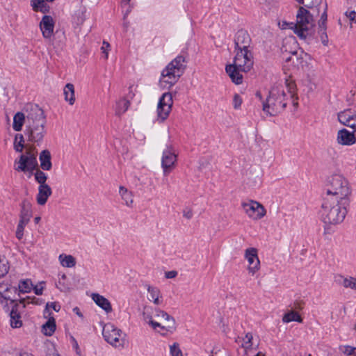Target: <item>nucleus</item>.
Returning a JSON list of instances; mask_svg holds the SVG:
<instances>
[{
  "label": "nucleus",
  "mask_w": 356,
  "mask_h": 356,
  "mask_svg": "<svg viewBox=\"0 0 356 356\" xmlns=\"http://www.w3.org/2000/svg\"><path fill=\"white\" fill-rule=\"evenodd\" d=\"M350 200H339L333 197L325 198L321 207V218L325 224L342 222L347 214Z\"/></svg>",
  "instance_id": "f257e3e1"
},
{
  "label": "nucleus",
  "mask_w": 356,
  "mask_h": 356,
  "mask_svg": "<svg viewBox=\"0 0 356 356\" xmlns=\"http://www.w3.org/2000/svg\"><path fill=\"white\" fill-rule=\"evenodd\" d=\"M251 43V38L246 31L241 29L237 31L234 38V58L240 67H247L254 63Z\"/></svg>",
  "instance_id": "f03ea898"
},
{
  "label": "nucleus",
  "mask_w": 356,
  "mask_h": 356,
  "mask_svg": "<svg viewBox=\"0 0 356 356\" xmlns=\"http://www.w3.org/2000/svg\"><path fill=\"white\" fill-rule=\"evenodd\" d=\"M327 197L339 200H350L351 189L348 180L341 175H333L327 178L326 183Z\"/></svg>",
  "instance_id": "7ed1b4c3"
},
{
  "label": "nucleus",
  "mask_w": 356,
  "mask_h": 356,
  "mask_svg": "<svg viewBox=\"0 0 356 356\" xmlns=\"http://www.w3.org/2000/svg\"><path fill=\"white\" fill-rule=\"evenodd\" d=\"M286 95L282 87L273 88L266 100L263 102V111L270 116L280 113L286 106Z\"/></svg>",
  "instance_id": "20e7f679"
},
{
  "label": "nucleus",
  "mask_w": 356,
  "mask_h": 356,
  "mask_svg": "<svg viewBox=\"0 0 356 356\" xmlns=\"http://www.w3.org/2000/svg\"><path fill=\"white\" fill-rule=\"evenodd\" d=\"M290 27L302 40H306L314 33V20L307 9L300 7L296 14V23H291Z\"/></svg>",
  "instance_id": "39448f33"
},
{
  "label": "nucleus",
  "mask_w": 356,
  "mask_h": 356,
  "mask_svg": "<svg viewBox=\"0 0 356 356\" xmlns=\"http://www.w3.org/2000/svg\"><path fill=\"white\" fill-rule=\"evenodd\" d=\"M186 68V58L182 55L177 56L163 70L160 82L175 85L184 73Z\"/></svg>",
  "instance_id": "423d86ee"
},
{
  "label": "nucleus",
  "mask_w": 356,
  "mask_h": 356,
  "mask_svg": "<svg viewBox=\"0 0 356 356\" xmlns=\"http://www.w3.org/2000/svg\"><path fill=\"white\" fill-rule=\"evenodd\" d=\"M35 147L26 146L25 153L19 156L17 167L15 168L19 172H32L38 167L36 153L34 152Z\"/></svg>",
  "instance_id": "0eeeda50"
},
{
  "label": "nucleus",
  "mask_w": 356,
  "mask_h": 356,
  "mask_svg": "<svg viewBox=\"0 0 356 356\" xmlns=\"http://www.w3.org/2000/svg\"><path fill=\"white\" fill-rule=\"evenodd\" d=\"M173 104L172 96L170 92H165L159 98L157 106V120L160 122L165 121L171 110Z\"/></svg>",
  "instance_id": "6e6552de"
},
{
  "label": "nucleus",
  "mask_w": 356,
  "mask_h": 356,
  "mask_svg": "<svg viewBox=\"0 0 356 356\" xmlns=\"http://www.w3.org/2000/svg\"><path fill=\"white\" fill-rule=\"evenodd\" d=\"M241 207L248 216L254 220L261 219L266 213L264 207L254 200L242 202Z\"/></svg>",
  "instance_id": "1a4fd4ad"
},
{
  "label": "nucleus",
  "mask_w": 356,
  "mask_h": 356,
  "mask_svg": "<svg viewBox=\"0 0 356 356\" xmlns=\"http://www.w3.org/2000/svg\"><path fill=\"white\" fill-rule=\"evenodd\" d=\"M177 156L172 146H168L163 150L161 158V167L164 175L170 174L175 168Z\"/></svg>",
  "instance_id": "9d476101"
},
{
  "label": "nucleus",
  "mask_w": 356,
  "mask_h": 356,
  "mask_svg": "<svg viewBox=\"0 0 356 356\" xmlns=\"http://www.w3.org/2000/svg\"><path fill=\"white\" fill-rule=\"evenodd\" d=\"M253 64L254 63H251L250 66L247 67H240L236 61V58H234V63L226 65L225 70L232 81L238 85L243 82V76L241 72H249L252 68Z\"/></svg>",
  "instance_id": "9b49d317"
},
{
  "label": "nucleus",
  "mask_w": 356,
  "mask_h": 356,
  "mask_svg": "<svg viewBox=\"0 0 356 356\" xmlns=\"http://www.w3.org/2000/svg\"><path fill=\"white\" fill-rule=\"evenodd\" d=\"M154 316L159 319H163L165 321L166 324L163 325L161 324V327H158L159 330H157L162 335H165L167 333H172L176 330V322L175 318L170 316L167 312L160 309H155Z\"/></svg>",
  "instance_id": "f8f14e48"
},
{
  "label": "nucleus",
  "mask_w": 356,
  "mask_h": 356,
  "mask_svg": "<svg viewBox=\"0 0 356 356\" xmlns=\"http://www.w3.org/2000/svg\"><path fill=\"white\" fill-rule=\"evenodd\" d=\"M102 334L105 340L111 345L118 346L121 344V331L115 327L113 325L106 324L103 327Z\"/></svg>",
  "instance_id": "ddd939ff"
},
{
  "label": "nucleus",
  "mask_w": 356,
  "mask_h": 356,
  "mask_svg": "<svg viewBox=\"0 0 356 356\" xmlns=\"http://www.w3.org/2000/svg\"><path fill=\"white\" fill-rule=\"evenodd\" d=\"M245 258L248 260V270L250 273L254 275L259 270L260 261L257 255V250L255 248H247L245 251Z\"/></svg>",
  "instance_id": "4468645a"
},
{
  "label": "nucleus",
  "mask_w": 356,
  "mask_h": 356,
  "mask_svg": "<svg viewBox=\"0 0 356 356\" xmlns=\"http://www.w3.org/2000/svg\"><path fill=\"white\" fill-rule=\"evenodd\" d=\"M55 22L50 15H44L39 24L40 29L44 39H51L54 34Z\"/></svg>",
  "instance_id": "2eb2a0df"
},
{
  "label": "nucleus",
  "mask_w": 356,
  "mask_h": 356,
  "mask_svg": "<svg viewBox=\"0 0 356 356\" xmlns=\"http://www.w3.org/2000/svg\"><path fill=\"white\" fill-rule=\"evenodd\" d=\"M339 122L344 126L352 128L356 127V112L352 109H346L338 113Z\"/></svg>",
  "instance_id": "dca6fc26"
},
{
  "label": "nucleus",
  "mask_w": 356,
  "mask_h": 356,
  "mask_svg": "<svg viewBox=\"0 0 356 356\" xmlns=\"http://www.w3.org/2000/svg\"><path fill=\"white\" fill-rule=\"evenodd\" d=\"M27 122L29 126L33 124H45V118L43 110L38 106L31 107L27 115Z\"/></svg>",
  "instance_id": "f3484780"
},
{
  "label": "nucleus",
  "mask_w": 356,
  "mask_h": 356,
  "mask_svg": "<svg viewBox=\"0 0 356 356\" xmlns=\"http://www.w3.org/2000/svg\"><path fill=\"white\" fill-rule=\"evenodd\" d=\"M298 43L294 37L286 38L283 42L282 47V52L283 54V59L285 60L286 57L293 56L298 54Z\"/></svg>",
  "instance_id": "a211bd4d"
},
{
  "label": "nucleus",
  "mask_w": 356,
  "mask_h": 356,
  "mask_svg": "<svg viewBox=\"0 0 356 356\" xmlns=\"http://www.w3.org/2000/svg\"><path fill=\"white\" fill-rule=\"evenodd\" d=\"M44 124H33L29 126L28 134L29 140L34 143L41 141L44 136Z\"/></svg>",
  "instance_id": "6ab92c4d"
},
{
  "label": "nucleus",
  "mask_w": 356,
  "mask_h": 356,
  "mask_svg": "<svg viewBox=\"0 0 356 356\" xmlns=\"http://www.w3.org/2000/svg\"><path fill=\"white\" fill-rule=\"evenodd\" d=\"M337 143L342 145H351L356 141L354 132H350L346 129L339 130L337 137Z\"/></svg>",
  "instance_id": "aec40b11"
},
{
  "label": "nucleus",
  "mask_w": 356,
  "mask_h": 356,
  "mask_svg": "<svg viewBox=\"0 0 356 356\" xmlns=\"http://www.w3.org/2000/svg\"><path fill=\"white\" fill-rule=\"evenodd\" d=\"M155 309L151 306H145L143 307L142 316L143 321L149 325L154 330H157L158 327H161V323L154 321L152 318L155 314Z\"/></svg>",
  "instance_id": "412c9836"
},
{
  "label": "nucleus",
  "mask_w": 356,
  "mask_h": 356,
  "mask_svg": "<svg viewBox=\"0 0 356 356\" xmlns=\"http://www.w3.org/2000/svg\"><path fill=\"white\" fill-rule=\"evenodd\" d=\"M52 191L50 186L47 184L40 185L38 187V193L37 195V202L40 205H44L47 201Z\"/></svg>",
  "instance_id": "4be33fe9"
},
{
  "label": "nucleus",
  "mask_w": 356,
  "mask_h": 356,
  "mask_svg": "<svg viewBox=\"0 0 356 356\" xmlns=\"http://www.w3.org/2000/svg\"><path fill=\"white\" fill-rule=\"evenodd\" d=\"M147 290L149 294L147 298L149 301L153 302L156 305L162 304L163 297L159 288L147 285Z\"/></svg>",
  "instance_id": "5701e85b"
},
{
  "label": "nucleus",
  "mask_w": 356,
  "mask_h": 356,
  "mask_svg": "<svg viewBox=\"0 0 356 356\" xmlns=\"http://www.w3.org/2000/svg\"><path fill=\"white\" fill-rule=\"evenodd\" d=\"M19 305L15 303L10 313V325L13 327H20L22 325V321H21V316L19 312Z\"/></svg>",
  "instance_id": "b1692460"
},
{
  "label": "nucleus",
  "mask_w": 356,
  "mask_h": 356,
  "mask_svg": "<svg viewBox=\"0 0 356 356\" xmlns=\"http://www.w3.org/2000/svg\"><path fill=\"white\" fill-rule=\"evenodd\" d=\"M92 298L95 302L106 312L109 313L112 311V307L110 302L104 296L98 293H92Z\"/></svg>",
  "instance_id": "393cba45"
},
{
  "label": "nucleus",
  "mask_w": 356,
  "mask_h": 356,
  "mask_svg": "<svg viewBox=\"0 0 356 356\" xmlns=\"http://www.w3.org/2000/svg\"><path fill=\"white\" fill-rule=\"evenodd\" d=\"M131 105V101L126 98H122L116 102L115 114L117 117L121 118L127 111Z\"/></svg>",
  "instance_id": "a878e982"
},
{
  "label": "nucleus",
  "mask_w": 356,
  "mask_h": 356,
  "mask_svg": "<svg viewBox=\"0 0 356 356\" xmlns=\"http://www.w3.org/2000/svg\"><path fill=\"white\" fill-rule=\"evenodd\" d=\"M20 220L26 222H29L31 216V204L27 201L24 200L21 204Z\"/></svg>",
  "instance_id": "bb28decb"
},
{
  "label": "nucleus",
  "mask_w": 356,
  "mask_h": 356,
  "mask_svg": "<svg viewBox=\"0 0 356 356\" xmlns=\"http://www.w3.org/2000/svg\"><path fill=\"white\" fill-rule=\"evenodd\" d=\"M304 56L307 57V54L301 51L300 55H298L297 54H294L293 56H290L289 57H286L285 61L286 62L291 61V62H293V63H295L296 66L298 68L301 67L303 69L305 67V66L307 65V62L305 60Z\"/></svg>",
  "instance_id": "cd10ccee"
},
{
  "label": "nucleus",
  "mask_w": 356,
  "mask_h": 356,
  "mask_svg": "<svg viewBox=\"0 0 356 356\" xmlns=\"http://www.w3.org/2000/svg\"><path fill=\"white\" fill-rule=\"evenodd\" d=\"M131 0H121V7L126 10L123 16V28L124 31H127L131 25V21L128 20V15L131 13V7L129 5Z\"/></svg>",
  "instance_id": "c85d7f7f"
},
{
  "label": "nucleus",
  "mask_w": 356,
  "mask_h": 356,
  "mask_svg": "<svg viewBox=\"0 0 356 356\" xmlns=\"http://www.w3.org/2000/svg\"><path fill=\"white\" fill-rule=\"evenodd\" d=\"M40 167L44 170H49L51 168V154L49 150L44 149L41 152L39 157Z\"/></svg>",
  "instance_id": "c756f323"
},
{
  "label": "nucleus",
  "mask_w": 356,
  "mask_h": 356,
  "mask_svg": "<svg viewBox=\"0 0 356 356\" xmlns=\"http://www.w3.org/2000/svg\"><path fill=\"white\" fill-rule=\"evenodd\" d=\"M13 291L15 293H17L15 287L9 288L6 284H0V296L4 300H10L11 303H14L17 300L13 296H7L8 292Z\"/></svg>",
  "instance_id": "7c9ffc66"
},
{
  "label": "nucleus",
  "mask_w": 356,
  "mask_h": 356,
  "mask_svg": "<svg viewBox=\"0 0 356 356\" xmlns=\"http://www.w3.org/2000/svg\"><path fill=\"white\" fill-rule=\"evenodd\" d=\"M65 100L70 105L75 102L74 86L72 83H67L63 89Z\"/></svg>",
  "instance_id": "2f4dec72"
},
{
  "label": "nucleus",
  "mask_w": 356,
  "mask_h": 356,
  "mask_svg": "<svg viewBox=\"0 0 356 356\" xmlns=\"http://www.w3.org/2000/svg\"><path fill=\"white\" fill-rule=\"evenodd\" d=\"M46 0H32L31 6L35 12H41L47 13L49 12L50 7L45 2Z\"/></svg>",
  "instance_id": "473e14b6"
},
{
  "label": "nucleus",
  "mask_w": 356,
  "mask_h": 356,
  "mask_svg": "<svg viewBox=\"0 0 356 356\" xmlns=\"http://www.w3.org/2000/svg\"><path fill=\"white\" fill-rule=\"evenodd\" d=\"M56 330V322L53 317L49 318V320L42 325V332L46 336H51Z\"/></svg>",
  "instance_id": "72a5a7b5"
},
{
  "label": "nucleus",
  "mask_w": 356,
  "mask_h": 356,
  "mask_svg": "<svg viewBox=\"0 0 356 356\" xmlns=\"http://www.w3.org/2000/svg\"><path fill=\"white\" fill-rule=\"evenodd\" d=\"M25 120L24 114L22 112H17L13 118V129L16 131L22 130V126Z\"/></svg>",
  "instance_id": "f704fd0d"
},
{
  "label": "nucleus",
  "mask_w": 356,
  "mask_h": 356,
  "mask_svg": "<svg viewBox=\"0 0 356 356\" xmlns=\"http://www.w3.org/2000/svg\"><path fill=\"white\" fill-rule=\"evenodd\" d=\"M59 260L61 265L64 267L72 268L76 264V260L72 255L60 254L59 256Z\"/></svg>",
  "instance_id": "c9c22d12"
},
{
  "label": "nucleus",
  "mask_w": 356,
  "mask_h": 356,
  "mask_svg": "<svg viewBox=\"0 0 356 356\" xmlns=\"http://www.w3.org/2000/svg\"><path fill=\"white\" fill-rule=\"evenodd\" d=\"M282 321L284 323H289L291 321L301 323L302 321V318L298 312L295 311H291L284 315Z\"/></svg>",
  "instance_id": "e433bc0d"
},
{
  "label": "nucleus",
  "mask_w": 356,
  "mask_h": 356,
  "mask_svg": "<svg viewBox=\"0 0 356 356\" xmlns=\"http://www.w3.org/2000/svg\"><path fill=\"white\" fill-rule=\"evenodd\" d=\"M24 137L22 134H17L15 136L14 148L17 152H22L23 148L24 147Z\"/></svg>",
  "instance_id": "4c0bfd02"
},
{
  "label": "nucleus",
  "mask_w": 356,
  "mask_h": 356,
  "mask_svg": "<svg viewBox=\"0 0 356 356\" xmlns=\"http://www.w3.org/2000/svg\"><path fill=\"white\" fill-rule=\"evenodd\" d=\"M342 285L345 288L356 290V278L353 277H343Z\"/></svg>",
  "instance_id": "58836bf2"
},
{
  "label": "nucleus",
  "mask_w": 356,
  "mask_h": 356,
  "mask_svg": "<svg viewBox=\"0 0 356 356\" xmlns=\"http://www.w3.org/2000/svg\"><path fill=\"white\" fill-rule=\"evenodd\" d=\"M35 170H36V172L34 175L35 180L40 184V185L47 184V175L42 171L39 170L38 167Z\"/></svg>",
  "instance_id": "ea45409f"
},
{
  "label": "nucleus",
  "mask_w": 356,
  "mask_h": 356,
  "mask_svg": "<svg viewBox=\"0 0 356 356\" xmlns=\"http://www.w3.org/2000/svg\"><path fill=\"white\" fill-rule=\"evenodd\" d=\"M9 270L8 261L5 257H0V277L6 275Z\"/></svg>",
  "instance_id": "a19ab883"
},
{
  "label": "nucleus",
  "mask_w": 356,
  "mask_h": 356,
  "mask_svg": "<svg viewBox=\"0 0 356 356\" xmlns=\"http://www.w3.org/2000/svg\"><path fill=\"white\" fill-rule=\"evenodd\" d=\"M32 289V284L30 280H26L20 282L19 284V291L22 293H28Z\"/></svg>",
  "instance_id": "79ce46f5"
},
{
  "label": "nucleus",
  "mask_w": 356,
  "mask_h": 356,
  "mask_svg": "<svg viewBox=\"0 0 356 356\" xmlns=\"http://www.w3.org/2000/svg\"><path fill=\"white\" fill-rule=\"evenodd\" d=\"M170 353L172 356H183L178 343H174L170 346Z\"/></svg>",
  "instance_id": "37998d69"
},
{
  "label": "nucleus",
  "mask_w": 356,
  "mask_h": 356,
  "mask_svg": "<svg viewBox=\"0 0 356 356\" xmlns=\"http://www.w3.org/2000/svg\"><path fill=\"white\" fill-rule=\"evenodd\" d=\"M339 349L343 354L350 356L355 355L356 348L346 345L340 346Z\"/></svg>",
  "instance_id": "c03bdc74"
},
{
  "label": "nucleus",
  "mask_w": 356,
  "mask_h": 356,
  "mask_svg": "<svg viewBox=\"0 0 356 356\" xmlns=\"http://www.w3.org/2000/svg\"><path fill=\"white\" fill-rule=\"evenodd\" d=\"M327 13L326 11H324L323 13L321 15V19L318 22V29L321 31H324L327 29L326 26V22H327Z\"/></svg>",
  "instance_id": "a18cd8bd"
},
{
  "label": "nucleus",
  "mask_w": 356,
  "mask_h": 356,
  "mask_svg": "<svg viewBox=\"0 0 356 356\" xmlns=\"http://www.w3.org/2000/svg\"><path fill=\"white\" fill-rule=\"evenodd\" d=\"M111 44L108 42L103 41L101 51L102 53L104 55V58L106 60L108 58V53L111 51Z\"/></svg>",
  "instance_id": "49530a36"
},
{
  "label": "nucleus",
  "mask_w": 356,
  "mask_h": 356,
  "mask_svg": "<svg viewBox=\"0 0 356 356\" xmlns=\"http://www.w3.org/2000/svg\"><path fill=\"white\" fill-rule=\"evenodd\" d=\"M318 34L321 38V40L323 45L327 46L328 44V37L326 33V30L321 31L318 29Z\"/></svg>",
  "instance_id": "de8ad7c7"
},
{
  "label": "nucleus",
  "mask_w": 356,
  "mask_h": 356,
  "mask_svg": "<svg viewBox=\"0 0 356 356\" xmlns=\"http://www.w3.org/2000/svg\"><path fill=\"white\" fill-rule=\"evenodd\" d=\"M242 104V99L240 97L239 95L235 94L233 98V105L234 108L237 109L240 108L241 105Z\"/></svg>",
  "instance_id": "09e8293b"
},
{
  "label": "nucleus",
  "mask_w": 356,
  "mask_h": 356,
  "mask_svg": "<svg viewBox=\"0 0 356 356\" xmlns=\"http://www.w3.org/2000/svg\"><path fill=\"white\" fill-rule=\"evenodd\" d=\"M122 199L124 200V201L125 202V204L127 206H131V204L133 203V200H132V198H131V192H129V193L128 194H126V195H122Z\"/></svg>",
  "instance_id": "8fccbe9b"
},
{
  "label": "nucleus",
  "mask_w": 356,
  "mask_h": 356,
  "mask_svg": "<svg viewBox=\"0 0 356 356\" xmlns=\"http://www.w3.org/2000/svg\"><path fill=\"white\" fill-rule=\"evenodd\" d=\"M346 15L352 23L356 22V12L355 10L346 12Z\"/></svg>",
  "instance_id": "3c124183"
},
{
  "label": "nucleus",
  "mask_w": 356,
  "mask_h": 356,
  "mask_svg": "<svg viewBox=\"0 0 356 356\" xmlns=\"http://www.w3.org/2000/svg\"><path fill=\"white\" fill-rule=\"evenodd\" d=\"M288 95L290 97L291 101H292V104L293 105L296 107L298 104V97L295 96V94L293 91H291V90H289L288 92Z\"/></svg>",
  "instance_id": "603ef678"
},
{
  "label": "nucleus",
  "mask_w": 356,
  "mask_h": 356,
  "mask_svg": "<svg viewBox=\"0 0 356 356\" xmlns=\"http://www.w3.org/2000/svg\"><path fill=\"white\" fill-rule=\"evenodd\" d=\"M51 307L56 312H58L60 309V305H57L56 302H51V303H47L46 305V309L45 311H48L49 307Z\"/></svg>",
  "instance_id": "864d4df0"
},
{
  "label": "nucleus",
  "mask_w": 356,
  "mask_h": 356,
  "mask_svg": "<svg viewBox=\"0 0 356 356\" xmlns=\"http://www.w3.org/2000/svg\"><path fill=\"white\" fill-rule=\"evenodd\" d=\"M177 272L175 270H170L165 273V277L168 279H172L177 276Z\"/></svg>",
  "instance_id": "5fc2aeb1"
},
{
  "label": "nucleus",
  "mask_w": 356,
  "mask_h": 356,
  "mask_svg": "<svg viewBox=\"0 0 356 356\" xmlns=\"http://www.w3.org/2000/svg\"><path fill=\"white\" fill-rule=\"evenodd\" d=\"M27 224H28V222L19 220L17 228V231L24 232V227Z\"/></svg>",
  "instance_id": "6e6d98bb"
},
{
  "label": "nucleus",
  "mask_w": 356,
  "mask_h": 356,
  "mask_svg": "<svg viewBox=\"0 0 356 356\" xmlns=\"http://www.w3.org/2000/svg\"><path fill=\"white\" fill-rule=\"evenodd\" d=\"M243 348L247 352L248 350L251 349L252 347V341H244L242 344Z\"/></svg>",
  "instance_id": "4d7b16f0"
},
{
  "label": "nucleus",
  "mask_w": 356,
  "mask_h": 356,
  "mask_svg": "<svg viewBox=\"0 0 356 356\" xmlns=\"http://www.w3.org/2000/svg\"><path fill=\"white\" fill-rule=\"evenodd\" d=\"M34 291H35V293L36 295H42V291H43V286H41V287H38V286H35L34 288Z\"/></svg>",
  "instance_id": "13d9d810"
},
{
  "label": "nucleus",
  "mask_w": 356,
  "mask_h": 356,
  "mask_svg": "<svg viewBox=\"0 0 356 356\" xmlns=\"http://www.w3.org/2000/svg\"><path fill=\"white\" fill-rule=\"evenodd\" d=\"M119 193L121 195V197H122V195H126L129 193V192L127 191V188H125L124 186H120L119 188Z\"/></svg>",
  "instance_id": "bf43d9fd"
},
{
  "label": "nucleus",
  "mask_w": 356,
  "mask_h": 356,
  "mask_svg": "<svg viewBox=\"0 0 356 356\" xmlns=\"http://www.w3.org/2000/svg\"><path fill=\"white\" fill-rule=\"evenodd\" d=\"M252 335L251 333L248 332L245 334V337L243 338V342L244 341H252Z\"/></svg>",
  "instance_id": "052dcab7"
},
{
  "label": "nucleus",
  "mask_w": 356,
  "mask_h": 356,
  "mask_svg": "<svg viewBox=\"0 0 356 356\" xmlns=\"http://www.w3.org/2000/svg\"><path fill=\"white\" fill-rule=\"evenodd\" d=\"M290 25H291V23H288L286 22H282L281 27L282 29H291V28L290 27Z\"/></svg>",
  "instance_id": "680f3d73"
},
{
  "label": "nucleus",
  "mask_w": 356,
  "mask_h": 356,
  "mask_svg": "<svg viewBox=\"0 0 356 356\" xmlns=\"http://www.w3.org/2000/svg\"><path fill=\"white\" fill-rule=\"evenodd\" d=\"M184 216L187 219H191L193 216V213L191 211H188L187 212L184 213Z\"/></svg>",
  "instance_id": "e2e57ef3"
},
{
  "label": "nucleus",
  "mask_w": 356,
  "mask_h": 356,
  "mask_svg": "<svg viewBox=\"0 0 356 356\" xmlns=\"http://www.w3.org/2000/svg\"><path fill=\"white\" fill-rule=\"evenodd\" d=\"M23 234V232L16 231V237L19 240L22 238Z\"/></svg>",
  "instance_id": "0e129e2a"
},
{
  "label": "nucleus",
  "mask_w": 356,
  "mask_h": 356,
  "mask_svg": "<svg viewBox=\"0 0 356 356\" xmlns=\"http://www.w3.org/2000/svg\"><path fill=\"white\" fill-rule=\"evenodd\" d=\"M73 341H74V347L75 348V349H76V353L79 355V354H80V353H79V346H78V343H77L76 341L74 339H73Z\"/></svg>",
  "instance_id": "69168bd1"
},
{
  "label": "nucleus",
  "mask_w": 356,
  "mask_h": 356,
  "mask_svg": "<svg viewBox=\"0 0 356 356\" xmlns=\"http://www.w3.org/2000/svg\"><path fill=\"white\" fill-rule=\"evenodd\" d=\"M47 356H60V355L57 353L53 351V352L48 353Z\"/></svg>",
  "instance_id": "338daca9"
},
{
  "label": "nucleus",
  "mask_w": 356,
  "mask_h": 356,
  "mask_svg": "<svg viewBox=\"0 0 356 356\" xmlns=\"http://www.w3.org/2000/svg\"><path fill=\"white\" fill-rule=\"evenodd\" d=\"M19 356H33V355L28 353H20Z\"/></svg>",
  "instance_id": "774afa93"
}]
</instances>
